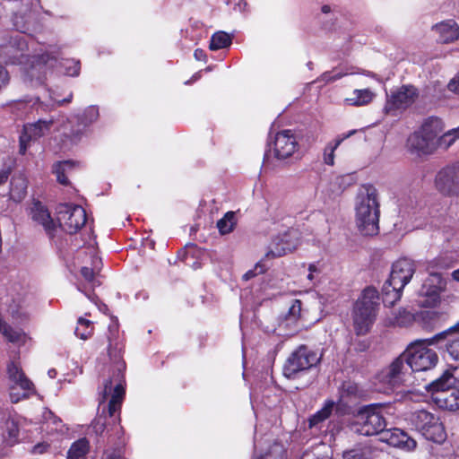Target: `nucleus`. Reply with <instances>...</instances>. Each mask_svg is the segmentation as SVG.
Instances as JSON below:
<instances>
[{
  "label": "nucleus",
  "mask_w": 459,
  "mask_h": 459,
  "mask_svg": "<svg viewBox=\"0 0 459 459\" xmlns=\"http://www.w3.org/2000/svg\"><path fill=\"white\" fill-rule=\"evenodd\" d=\"M355 223L362 235L379 232L380 204L377 188L371 185L359 187L354 204Z\"/></svg>",
  "instance_id": "1"
},
{
  "label": "nucleus",
  "mask_w": 459,
  "mask_h": 459,
  "mask_svg": "<svg viewBox=\"0 0 459 459\" xmlns=\"http://www.w3.org/2000/svg\"><path fill=\"white\" fill-rule=\"evenodd\" d=\"M445 129L441 118L429 117L407 140L409 151L419 157L433 154L438 149V135Z\"/></svg>",
  "instance_id": "2"
},
{
  "label": "nucleus",
  "mask_w": 459,
  "mask_h": 459,
  "mask_svg": "<svg viewBox=\"0 0 459 459\" xmlns=\"http://www.w3.org/2000/svg\"><path fill=\"white\" fill-rule=\"evenodd\" d=\"M379 297L375 288H366L358 299L353 310V325L357 334H365L373 325Z\"/></svg>",
  "instance_id": "3"
},
{
  "label": "nucleus",
  "mask_w": 459,
  "mask_h": 459,
  "mask_svg": "<svg viewBox=\"0 0 459 459\" xmlns=\"http://www.w3.org/2000/svg\"><path fill=\"white\" fill-rule=\"evenodd\" d=\"M392 406L380 403L363 408L358 414V431L365 436L382 435L386 427L387 416L392 414Z\"/></svg>",
  "instance_id": "4"
},
{
  "label": "nucleus",
  "mask_w": 459,
  "mask_h": 459,
  "mask_svg": "<svg viewBox=\"0 0 459 459\" xmlns=\"http://www.w3.org/2000/svg\"><path fill=\"white\" fill-rule=\"evenodd\" d=\"M433 339L434 336L430 339L418 340L412 342L403 354L406 358L411 371H428L437 365L438 356L429 348L437 342Z\"/></svg>",
  "instance_id": "5"
},
{
  "label": "nucleus",
  "mask_w": 459,
  "mask_h": 459,
  "mask_svg": "<svg viewBox=\"0 0 459 459\" xmlns=\"http://www.w3.org/2000/svg\"><path fill=\"white\" fill-rule=\"evenodd\" d=\"M410 421L426 439L437 443H441L446 439L444 425L436 414L425 410H419L411 414Z\"/></svg>",
  "instance_id": "6"
},
{
  "label": "nucleus",
  "mask_w": 459,
  "mask_h": 459,
  "mask_svg": "<svg viewBox=\"0 0 459 459\" xmlns=\"http://www.w3.org/2000/svg\"><path fill=\"white\" fill-rule=\"evenodd\" d=\"M322 359V354L305 345L296 349L287 359L283 366V376L294 379L300 372L316 366Z\"/></svg>",
  "instance_id": "7"
},
{
  "label": "nucleus",
  "mask_w": 459,
  "mask_h": 459,
  "mask_svg": "<svg viewBox=\"0 0 459 459\" xmlns=\"http://www.w3.org/2000/svg\"><path fill=\"white\" fill-rule=\"evenodd\" d=\"M60 49L50 45L32 56L28 64H24V71L30 80L41 81L48 69L54 68L57 63Z\"/></svg>",
  "instance_id": "8"
},
{
  "label": "nucleus",
  "mask_w": 459,
  "mask_h": 459,
  "mask_svg": "<svg viewBox=\"0 0 459 459\" xmlns=\"http://www.w3.org/2000/svg\"><path fill=\"white\" fill-rule=\"evenodd\" d=\"M410 377L406 358L402 354L377 376V380L383 385V391L387 392L406 384Z\"/></svg>",
  "instance_id": "9"
},
{
  "label": "nucleus",
  "mask_w": 459,
  "mask_h": 459,
  "mask_svg": "<svg viewBox=\"0 0 459 459\" xmlns=\"http://www.w3.org/2000/svg\"><path fill=\"white\" fill-rule=\"evenodd\" d=\"M446 289V281L436 272L429 273L418 293V305L422 307H437L441 303V293Z\"/></svg>",
  "instance_id": "10"
},
{
  "label": "nucleus",
  "mask_w": 459,
  "mask_h": 459,
  "mask_svg": "<svg viewBox=\"0 0 459 459\" xmlns=\"http://www.w3.org/2000/svg\"><path fill=\"white\" fill-rule=\"evenodd\" d=\"M7 376L12 403H18L34 393V385L26 377L19 362L12 361L7 365Z\"/></svg>",
  "instance_id": "11"
},
{
  "label": "nucleus",
  "mask_w": 459,
  "mask_h": 459,
  "mask_svg": "<svg viewBox=\"0 0 459 459\" xmlns=\"http://www.w3.org/2000/svg\"><path fill=\"white\" fill-rule=\"evenodd\" d=\"M56 220L67 233H76L86 222L85 210L78 204H61L56 207Z\"/></svg>",
  "instance_id": "12"
},
{
  "label": "nucleus",
  "mask_w": 459,
  "mask_h": 459,
  "mask_svg": "<svg viewBox=\"0 0 459 459\" xmlns=\"http://www.w3.org/2000/svg\"><path fill=\"white\" fill-rule=\"evenodd\" d=\"M437 192L448 197L459 196V162L443 167L437 171L434 179Z\"/></svg>",
  "instance_id": "13"
},
{
  "label": "nucleus",
  "mask_w": 459,
  "mask_h": 459,
  "mask_svg": "<svg viewBox=\"0 0 459 459\" xmlns=\"http://www.w3.org/2000/svg\"><path fill=\"white\" fill-rule=\"evenodd\" d=\"M417 96V90L413 86H402L387 96L385 112L394 114L396 111L404 110L414 103Z\"/></svg>",
  "instance_id": "14"
},
{
  "label": "nucleus",
  "mask_w": 459,
  "mask_h": 459,
  "mask_svg": "<svg viewBox=\"0 0 459 459\" xmlns=\"http://www.w3.org/2000/svg\"><path fill=\"white\" fill-rule=\"evenodd\" d=\"M415 272V261L406 257L398 259L392 265L387 282L394 286L397 290H403L411 281Z\"/></svg>",
  "instance_id": "15"
},
{
  "label": "nucleus",
  "mask_w": 459,
  "mask_h": 459,
  "mask_svg": "<svg viewBox=\"0 0 459 459\" xmlns=\"http://www.w3.org/2000/svg\"><path fill=\"white\" fill-rule=\"evenodd\" d=\"M52 126V120H39L36 123L25 125L20 135L19 153L24 155L30 142L48 134Z\"/></svg>",
  "instance_id": "16"
},
{
  "label": "nucleus",
  "mask_w": 459,
  "mask_h": 459,
  "mask_svg": "<svg viewBox=\"0 0 459 459\" xmlns=\"http://www.w3.org/2000/svg\"><path fill=\"white\" fill-rule=\"evenodd\" d=\"M298 149L297 137L290 130H282L276 134L273 142V153L276 159L286 160L291 157Z\"/></svg>",
  "instance_id": "17"
},
{
  "label": "nucleus",
  "mask_w": 459,
  "mask_h": 459,
  "mask_svg": "<svg viewBox=\"0 0 459 459\" xmlns=\"http://www.w3.org/2000/svg\"><path fill=\"white\" fill-rule=\"evenodd\" d=\"M299 244L298 232L293 229L288 230L282 236L275 238L265 254V258L280 257L294 250Z\"/></svg>",
  "instance_id": "18"
},
{
  "label": "nucleus",
  "mask_w": 459,
  "mask_h": 459,
  "mask_svg": "<svg viewBox=\"0 0 459 459\" xmlns=\"http://www.w3.org/2000/svg\"><path fill=\"white\" fill-rule=\"evenodd\" d=\"M381 440L390 446L412 450L416 447V441L400 429H385Z\"/></svg>",
  "instance_id": "19"
},
{
  "label": "nucleus",
  "mask_w": 459,
  "mask_h": 459,
  "mask_svg": "<svg viewBox=\"0 0 459 459\" xmlns=\"http://www.w3.org/2000/svg\"><path fill=\"white\" fill-rule=\"evenodd\" d=\"M432 30L437 35V39L443 44H448L459 39V24L453 19H448L435 24Z\"/></svg>",
  "instance_id": "20"
},
{
  "label": "nucleus",
  "mask_w": 459,
  "mask_h": 459,
  "mask_svg": "<svg viewBox=\"0 0 459 459\" xmlns=\"http://www.w3.org/2000/svg\"><path fill=\"white\" fill-rule=\"evenodd\" d=\"M7 54H12L13 60V63L18 62L23 64V59L26 58L23 53L28 49V46L24 36L15 33L11 35L7 43L4 45Z\"/></svg>",
  "instance_id": "21"
},
{
  "label": "nucleus",
  "mask_w": 459,
  "mask_h": 459,
  "mask_svg": "<svg viewBox=\"0 0 459 459\" xmlns=\"http://www.w3.org/2000/svg\"><path fill=\"white\" fill-rule=\"evenodd\" d=\"M377 94L370 88L355 89L343 100L344 104L352 107H364L370 104Z\"/></svg>",
  "instance_id": "22"
},
{
  "label": "nucleus",
  "mask_w": 459,
  "mask_h": 459,
  "mask_svg": "<svg viewBox=\"0 0 459 459\" xmlns=\"http://www.w3.org/2000/svg\"><path fill=\"white\" fill-rule=\"evenodd\" d=\"M31 219L42 225L46 231L49 232L55 228V222L48 209L39 202H36L30 208Z\"/></svg>",
  "instance_id": "23"
},
{
  "label": "nucleus",
  "mask_w": 459,
  "mask_h": 459,
  "mask_svg": "<svg viewBox=\"0 0 459 459\" xmlns=\"http://www.w3.org/2000/svg\"><path fill=\"white\" fill-rule=\"evenodd\" d=\"M27 194V179L23 176L13 178L10 196L15 202H21Z\"/></svg>",
  "instance_id": "24"
},
{
  "label": "nucleus",
  "mask_w": 459,
  "mask_h": 459,
  "mask_svg": "<svg viewBox=\"0 0 459 459\" xmlns=\"http://www.w3.org/2000/svg\"><path fill=\"white\" fill-rule=\"evenodd\" d=\"M0 331L3 335L11 342L24 344L28 336L21 330H13L11 326L0 320Z\"/></svg>",
  "instance_id": "25"
},
{
  "label": "nucleus",
  "mask_w": 459,
  "mask_h": 459,
  "mask_svg": "<svg viewBox=\"0 0 459 459\" xmlns=\"http://www.w3.org/2000/svg\"><path fill=\"white\" fill-rule=\"evenodd\" d=\"M94 332V324L92 321L84 317H79L74 329L75 335L81 340H87L92 336Z\"/></svg>",
  "instance_id": "26"
},
{
  "label": "nucleus",
  "mask_w": 459,
  "mask_h": 459,
  "mask_svg": "<svg viewBox=\"0 0 459 459\" xmlns=\"http://www.w3.org/2000/svg\"><path fill=\"white\" fill-rule=\"evenodd\" d=\"M118 338V325L117 323H112L108 326V354L112 358L119 357L120 348L119 343L117 342Z\"/></svg>",
  "instance_id": "27"
},
{
  "label": "nucleus",
  "mask_w": 459,
  "mask_h": 459,
  "mask_svg": "<svg viewBox=\"0 0 459 459\" xmlns=\"http://www.w3.org/2000/svg\"><path fill=\"white\" fill-rule=\"evenodd\" d=\"M125 396V389L121 384L117 385L114 393L110 398L108 406V413L109 417H113L115 412L120 410L122 401Z\"/></svg>",
  "instance_id": "28"
},
{
  "label": "nucleus",
  "mask_w": 459,
  "mask_h": 459,
  "mask_svg": "<svg viewBox=\"0 0 459 459\" xmlns=\"http://www.w3.org/2000/svg\"><path fill=\"white\" fill-rule=\"evenodd\" d=\"M92 267L83 266L81 270V273L88 282H92L93 286L99 285L100 282L94 278L95 274L100 270L101 260L100 257L94 255L91 261Z\"/></svg>",
  "instance_id": "29"
},
{
  "label": "nucleus",
  "mask_w": 459,
  "mask_h": 459,
  "mask_svg": "<svg viewBox=\"0 0 459 459\" xmlns=\"http://www.w3.org/2000/svg\"><path fill=\"white\" fill-rule=\"evenodd\" d=\"M89 451V443L85 438L74 442L68 451V459H84Z\"/></svg>",
  "instance_id": "30"
},
{
  "label": "nucleus",
  "mask_w": 459,
  "mask_h": 459,
  "mask_svg": "<svg viewBox=\"0 0 459 459\" xmlns=\"http://www.w3.org/2000/svg\"><path fill=\"white\" fill-rule=\"evenodd\" d=\"M334 406V402L326 401L324 404V407L316 411L310 419H309V427L313 428L316 426L318 423L326 420L332 413Z\"/></svg>",
  "instance_id": "31"
},
{
  "label": "nucleus",
  "mask_w": 459,
  "mask_h": 459,
  "mask_svg": "<svg viewBox=\"0 0 459 459\" xmlns=\"http://www.w3.org/2000/svg\"><path fill=\"white\" fill-rule=\"evenodd\" d=\"M403 290H397L394 286L386 281L383 289V302L387 306H394L398 300H400Z\"/></svg>",
  "instance_id": "32"
},
{
  "label": "nucleus",
  "mask_w": 459,
  "mask_h": 459,
  "mask_svg": "<svg viewBox=\"0 0 459 459\" xmlns=\"http://www.w3.org/2000/svg\"><path fill=\"white\" fill-rule=\"evenodd\" d=\"M74 163L70 160H65L56 163L53 167V172L56 176L57 181L62 185H68L66 174L72 169Z\"/></svg>",
  "instance_id": "33"
},
{
  "label": "nucleus",
  "mask_w": 459,
  "mask_h": 459,
  "mask_svg": "<svg viewBox=\"0 0 459 459\" xmlns=\"http://www.w3.org/2000/svg\"><path fill=\"white\" fill-rule=\"evenodd\" d=\"M231 44L230 36L223 31H219L212 36L210 48L218 50L229 47Z\"/></svg>",
  "instance_id": "34"
},
{
  "label": "nucleus",
  "mask_w": 459,
  "mask_h": 459,
  "mask_svg": "<svg viewBox=\"0 0 459 459\" xmlns=\"http://www.w3.org/2000/svg\"><path fill=\"white\" fill-rule=\"evenodd\" d=\"M236 225L235 213L233 212H228L221 220L217 222V228L221 234H229L231 232Z\"/></svg>",
  "instance_id": "35"
},
{
  "label": "nucleus",
  "mask_w": 459,
  "mask_h": 459,
  "mask_svg": "<svg viewBox=\"0 0 459 459\" xmlns=\"http://www.w3.org/2000/svg\"><path fill=\"white\" fill-rule=\"evenodd\" d=\"M307 270L308 274L307 279L309 281V285L315 287L320 281L321 274L324 271V264L321 262L312 263L308 265Z\"/></svg>",
  "instance_id": "36"
},
{
  "label": "nucleus",
  "mask_w": 459,
  "mask_h": 459,
  "mask_svg": "<svg viewBox=\"0 0 459 459\" xmlns=\"http://www.w3.org/2000/svg\"><path fill=\"white\" fill-rule=\"evenodd\" d=\"M457 139H459V126L438 135V148L448 149Z\"/></svg>",
  "instance_id": "37"
},
{
  "label": "nucleus",
  "mask_w": 459,
  "mask_h": 459,
  "mask_svg": "<svg viewBox=\"0 0 459 459\" xmlns=\"http://www.w3.org/2000/svg\"><path fill=\"white\" fill-rule=\"evenodd\" d=\"M455 382V378L451 374H446L432 384V389L437 392L445 393L451 390Z\"/></svg>",
  "instance_id": "38"
},
{
  "label": "nucleus",
  "mask_w": 459,
  "mask_h": 459,
  "mask_svg": "<svg viewBox=\"0 0 459 459\" xmlns=\"http://www.w3.org/2000/svg\"><path fill=\"white\" fill-rule=\"evenodd\" d=\"M344 459H371V450L368 446L354 448L343 455Z\"/></svg>",
  "instance_id": "39"
},
{
  "label": "nucleus",
  "mask_w": 459,
  "mask_h": 459,
  "mask_svg": "<svg viewBox=\"0 0 459 459\" xmlns=\"http://www.w3.org/2000/svg\"><path fill=\"white\" fill-rule=\"evenodd\" d=\"M284 448L280 444L274 443L269 450L255 459H283Z\"/></svg>",
  "instance_id": "40"
},
{
  "label": "nucleus",
  "mask_w": 459,
  "mask_h": 459,
  "mask_svg": "<svg viewBox=\"0 0 459 459\" xmlns=\"http://www.w3.org/2000/svg\"><path fill=\"white\" fill-rule=\"evenodd\" d=\"M446 345V351L450 358L454 360L459 361V335L455 334L448 336Z\"/></svg>",
  "instance_id": "41"
},
{
  "label": "nucleus",
  "mask_w": 459,
  "mask_h": 459,
  "mask_svg": "<svg viewBox=\"0 0 459 459\" xmlns=\"http://www.w3.org/2000/svg\"><path fill=\"white\" fill-rule=\"evenodd\" d=\"M107 414H108V411L103 409L102 412L91 423L92 429L97 435H101L106 429Z\"/></svg>",
  "instance_id": "42"
},
{
  "label": "nucleus",
  "mask_w": 459,
  "mask_h": 459,
  "mask_svg": "<svg viewBox=\"0 0 459 459\" xmlns=\"http://www.w3.org/2000/svg\"><path fill=\"white\" fill-rule=\"evenodd\" d=\"M342 139H336L333 144H328L324 151V161L325 164L333 166L334 164V152L342 143Z\"/></svg>",
  "instance_id": "43"
},
{
  "label": "nucleus",
  "mask_w": 459,
  "mask_h": 459,
  "mask_svg": "<svg viewBox=\"0 0 459 459\" xmlns=\"http://www.w3.org/2000/svg\"><path fill=\"white\" fill-rule=\"evenodd\" d=\"M62 65L65 67V74L69 76H77L80 73V63L75 60H65Z\"/></svg>",
  "instance_id": "44"
},
{
  "label": "nucleus",
  "mask_w": 459,
  "mask_h": 459,
  "mask_svg": "<svg viewBox=\"0 0 459 459\" xmlns=\"http://www.w3.org/2000/svg\"><path fill=\"white\" fill-rule=\"evenodd\" d=\"M8 312L15 320H22L27 317V313L24 310L23 307L20 304H12L8 308Z\"/></svg>",
  "instance_id": "45"
},
{
  "label": "nucleus",
  "mask_w": 459,
  "mask_h": 459,
  "mask_svg": "<svg viewBox=\"0 0 459 459\" xmlns=\"http://www.w3.org/2000/svg\"><path fill=\"white\" fill-rule=\"evenodd\" d=\"M459 333V322L450 328L434 335V342H439L441 340H446L448 336H452L454 334Z\"/></svg>",
  "instance_id": "46"
},
{
  "label": "nucleus",
  "mask_w": 459,
  "mask_h": 459,
  "mask_svg": "<svg viewBox=\"0 0 459 459\" xmlns=\"http://www.w3.org/2000/svg\"><path fill=\"white\" fill-rule=\"evenodd\" d=\"M30 107V106L28 102L23 100H17L11 105V109L13 113L16 114V116L22 117L24 113L28 112Z\"/></svg>",
  "instance_id": "47"
},
{
  "label": "nucleus",
  "mask_w": 459,
  "mask_h": 459,
  "mask_svg": "<svg viewBox=\"0 0 459 459\" xmlns=\"http://www.w3.org/2000/svg\"><path fill=\"white\" fill-rule=\"evenodd\" d=\"M265 270H266V268H265L264 264L262 263V261L258 262L255 264L254 269L247 271L243 275V279L245 281H248V280L252 279L253 277L256 276L257 274L264 273Z\"/></svg>",
  "instance_id": "48"
},
{
  "label": "nucleus",
  "mask_w": 459,
  "mask_h": 459,
  "mask_svg": "<svg viewBox=\"0 0 459 459\" xmlns=\"http://www.w3.org/2000/svg\"><path fill=\"white\" fill-rule=\"evenodd\" d=\"M420 316L426 324L431 325L437 321L440 317V314L436 311H423Z\"/></svg>",
  "instance_id": "49"
},
{
  "label": "nucleus",
  "mask_w": 459,
  "mask_h": 459,
  "mask_svg": "<svg viewBox=\"0 0 459 459\" xmlns=\"http://www.w3.org/2000/svg\"><path fill=\"white\" fill-rule=\"evenodd\" d=\"M6 429L8 431V437L11 441L14 440L18 437L19 429L17 424L13 420L6 421Z\"/></svg>",
  "instance_id": "50"
},
{
  "label": "nucleus",
  "mask_w": 459,
  "mask_h": 459,
  "mask_svg": "<svg viewBox=\"0 0 459 459\" xmlns=\"http://www.w3.org/2000/svg\"><path fill=\"white\" fill-rule=\"evenodd\" d=\"M301 313V302L298 299L294 300L291 307L289 309V316L292 319H297L300 316Z\"/></svg>",
  "instance_id": "51"
},
{
  "label": "nucleus",
  "mask_w": 459,
  "mask_h": 459,
  "mask_svg": "<svg viewBox=\"0 0 459 459\" xmlns=\"http://www.w3.org/2000/svg\"><path fill=\"white\" fill-rule=\"evenodd\" d=\"M10 77L7 70L0 66V91L9 82Z\"/></svg>",
  "instance_id": "52"
},
{
  "label": "nucleus",
  "mask_w": 459,
  "mask_h": 459,
  "mask_svg": "<svg viewBox=\"0 0 459 459\" xmlns=\"http://www.w3.org/2000/svg\"><path fill=\"white\" fill-rule=\"evenodd\" d=\"M349 73H341V72H333V73H329V74H324V80H325L326 82H333V81H336L338 79H341L342 77L347 75Z\"/></svg>",
  "instance_id": "53"
},
{
  "label": "nucleus",
  "mask_w": 459,
  "mask_h": 459,
  "mask_svg": "<svg viewBox=\"0 0 459 459\" xmlns=\"http://www.w3.org/2000/svg\"><path fill=\"white\" fill-rule=\"evenodd\" d=\"M447 87L450 91L459 94V73L449 82Z\"/></svg>",
  "instance_id": "54"
},
{
  "label": "nucleus",
  "mask_w": 459,
  "mask_h": 459,
  "mask_svg": "<svg viewBox=\"0 0 459 459\" xmlns=\"http://www.w3.org/2000/svg\"><path fill=\"white\" fill-rule=\"evenodd\" d=\"M343 391L347 392L350 395H356L358 392V386L352 383H345L342 385Z\"/></svg>",
  "instance_id": "55"
},
{
  "label": "nucleus",
  "mask_w": 459,
  "mask_h": 459,
  "mask_svg": "<svg viewBox=\"0 0 459 459\" xmlns=\"http://www.w3.org/2000/svg\"><path fill=\"white\" fill-rule=\"evenodd\" d=\"M450 396L454 398L455 403H451L448 406L450 409L458 408L459 407V391L458 390H451Z\"/></svg>",
  "instance_id": "56"
},
{
  "label": "nucleus",
  "mask_w": 459,
  "mask_h": 459,
  "mask_svg": "<svg viewBox=\"0 0 459 459\" xmlns=\"http://www.w3.org/2000/svg\"><path fill=\"white\" fill-rule=\"evenodd\" d=\"M194 56L195 57L196 60H204L205 59V53L204 50L202 49H196L194 53Z\"/></svg>",
  "instance_id": "57"
},
{
  "label": "nucleus",
  "mask_w": 459,
  "mask_h": 459,
  "mask_svg": "<svg viewBox=\"0 0 459 459\" xmlns=\"http://www.w3.org/2000/svg\"><path fill=\"white\" fill-rule=\"evenodd\" d=\"M9 177V170L3 169L0 170V184L5 182Z\"/></svg>",
  "instance_id": "58"
},
{
  "label": "nucleus",
  "mask_w": 459,
  "mask_h": 459,
  "mask_svg": "<svg viewBox=\"0 0 459 459\" xmlns=\"http://www.w3.org/2000/svg\"><path fill=\"white\" fill-rule=\"evenodd\" d=\"M108 390V391L111 390V382L110 381H108L107 384L105 385L104 394H103L102 399L100 402V404H101L106 400Z\"/></svg>",
  "instance_id": "59"
},
{
  "label": "nucleus",
  "mask_w": 459,
  "mask_h": 459,
  "mask_svg": "<svg viewBox=\"0 0 459 459\" xmlns=\"http://www.w3.org/2000/svg\"><path fill=\"white\" fill-rule=\"evenodd\" d=\"M81 131L77 130L76 132L73 133L69 137L71 138V142L75 143L77 142L81 137Z\"/></svg>",
  "instance_id": "60"
},
{
  "label": "nucleus",
  "mask_w": 459,
  "mask_h": 459,
  "mask_svg": "<svg viewBox=\"0 0 459 459\" xmlns=\"http://www.w3.org/2000/svg\"><path fill=\"white\" fill-rule=\"evenodd\" d=\"M247 6V2H245V1H241V2H239V3L238 4V10H239L240 12H244V11H246Z\"/></svg>",
  "instance_id": "61"
},
{
  "label": "nucleus",
  "mask_w": 459,
  "mask_h": 459,
  "mask_svg": "<svg viewBox=\"0 0 459 459\" xmlns=\"http://www.w3.org/2000/svg\"><path fill=\"white\" fill-rule=\"evenodd\" d=\"M355 133H356V130H351V131L348 132L347 134L340 136L338 139H342V141H344L345 139L353 135Z\"/></svg>",
  "instance_id": "62"
},
{
  "label": "nucleus",
  "mask_w": 459,
  "mask_h": 459,
  "mask_svg": "<svg viewBox=\"0 0 459 459\" xmlns=\"http://www.w3.org/2000/svg\"><path fill=\"white\" fill-rule=\"evenodd\" d=\"M46 449V446L44 445H38L34 447L35 452L37 453H43Z\"/></svg>",
  "instance_id": "63"
},
{
  "label": "nucleus",
  "mask_w": 459,
  "mask_h": 459,
  "mask_svg": "<svg viewBox=\"0 0 459 459\" xmlns=\"http://www.w3.org/2000/svg\"><path fill=\"white\" fill-rule=\"evenodd\" d=\"M452 278H453L455 281H459V269L455 270V271L452 273Z\"/></svg>",
  "instance_id": "64"
}]
</instances>
